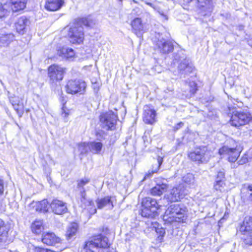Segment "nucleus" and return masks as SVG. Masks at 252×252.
I'll use <instances>...</instances> for the list:
<instances>
[{"label":"nucleus","instance_id":"obj_38","mask_svg":"<svg viewBox=\"0 0 252 252\" xmlns=\"http://www.w3.org/2000/svg\"><path fill=\"white\" fill-rule=\"evenodd\" d=\"M90 181V179L87 178H85L78 181L77 186V189H80L81 188H84V186L89 183Z\"/></svg>","mask_w":252,"mask_h":252},{"label":"nucleus","instance_id":"obj_30","mask_svg":"<svg viewBox=\"0 0 252 252\" xmlns=\"http://www.w3.org/2000/svg\"><path fill=\"white\" fill-rule=\"evenodd\" d=\"M31 228L33 233L36 235L39 234L43 229L42 222L40 220L34 221L32 225Z\"/></svg>","mask_w":252,"mask_h":252},{"label":"nucleus","instance_id":"obj_54","mask_svg":"<svg viewBox=\"0 0 252 252\" xmlns=\"http://www.w3.org/2000/svg\"><path fill=\"white\" fill-rule=\"evenodd\" d=\"M164 92L165 93H168L169 92H173V89L170 88H167L166 90L164 91Z\"/></svg>","mask_w":252,"mask_h":252},{"label":"nucleus","instance_id":"obj_34","mask_svg":"<svg viewBox=\"0 0 252 252\" xmlns=\"http://www.w3.org/2000/svg\"><path fill=\"white\" fill-rule=\"evenodd\" d=\"M78 150L81 154H86L89 150V143H83L78 145Z\"/></svg>","mask_w":252,"mask_h":252},{"label":"nucleus","instance_id":"obj_23","mask_svg":"<svg viewBox=\"0 0 252 252\" xmlns=\"http://www.w3.org/2000/svg\"><path fill=\"white\" fill-rule=\"evenodd\" d=\"M63 3V0H47L45 8L49 11H56L61 7Z\"/></svg>","mask_w":252,"mask_h":252},{"label":"nucleus","instance_id":"obj_5","mask_svg":"<svg viewBox=\"0 0 252 252\" xmlns=\"http://www.w3.org/2000/svg\"><path fill=\"white\" fill-rule=\"evenodd\" d=\"M108 247V238L102 234H99L93 237L91 240L86 242L84 249L86 252H97L99 249Z\"/></svg>","mask_w":252,"mask_h":252},{"label":"nucleus","instance_id":"obj_4","mask_svg":"<svg viewBox=\"0 0 252 252\" xmlns=\"http://www.w3.org/2000/svg\"><path fill=\"white\" fill-rule=\"evenodd\" d=\"M236 106H228L229 114H231L230 124L232 126L237 127L252 123V117L250 114L243 112H237L235 110Z\"/></svg>","mask_w":252,"mask_h":252},{"label":"nucleus","instance_id":"obj_21","mask_svg":"<svg viewBox=\"0 0 252 252\" xmlns=\"http://www.w3.org/2000/svg\"><path fill=\"white\" fill-rule=\"evenodd\" d=\"M146 224H147L152 230H155L156 231L157 234L158 235V238L159 241H161L162 240L163 237L165 233V230L162 227L159 228V224L157 221L148 220L146 222Z\"/></svg>","mask_w":252,"mask_h":252},{"label":"nucleus","instance_id":"obj_43","mask_svg":"<svg viewBox=\"0 0 252 252\" xmlns=\"http://www.w3.org/2000/svg\"><path fill=\"white\" fill-rule=\"evenodd\" d=\"M78 191L79 192L78 196L77 197L78 200H80L86 196V190L85 188H81L80 189H78Z\"/></svg>","mask_w":252,"mask_h":252},{"label":"nucleus","instance_id":"obj_26","mask_svg":"<svg viewBox=\"0 0 252 252\" xmlns=\"http://www.w3.org/2000/svg\"><path fill=\"white\" fill-rule=\"evenodd\" d=\"M167 189V185L166 184H157L156 186L151 189V193L153 195H161L165 192Z\"/></svg>","mask_w":252,"mask_h":252},{"label":"nucleus","instance_id":"obj_6","mask_svg":"<svg viewBox=\"0 0 252 252\" xmlns=\"http://www.w3.org/2000/svg\"><path fill=\"white\" fill-rule=\"evenodd\" d=\"M118 120L117 114L115 113L112 110L102 113L99 116L100 126L107 130L115 129Z\"/></svg>","mask_w":252,"mask_h":252},{"label":"nucleus","instance_id":"obj_40","mask_svg":"<svg viewBox=\"0 0 252 252\" xmlns=\"http://www.w3.org/2000/svg\"><path fill=\"white\" fill-rule=\"evenodd\" d=\"M69 114V110L64 106V103H63V106L62 108V116L64 119L65 122L67 121V117Z\"/></svg>","mask_w":252,"mask_h":252},{"label":"nucleus","instance_id":"obj_10","mask_svg":"<svg viewBox=\"0 0 252 252\" xmlns=\"http://www.w3.org/2000/svg\"><path fill=\"white\" fill-rule=\"evenodd\" d=\"M188 194V190L183 185H179L178 187L173 188L170 192L165 196L167 201L176 202L184 198Z\"/></svg>","mask_w":252,"mask_h":252},{"label":"nucleus","instance_id":"obj_28","mask_svg":"<svg viewBox=\"0 0 252 252\" xmlns=\"http://www.w3.org/2000/svg\"><path fill=\"white\" fill-rule=\"evenodd\" d=\"M59 55L61 57L66 58L67 59L71 58L75 55L73 49L66 47H62L58 51Z\"/></svg>","mask_w":252,"mask_h":252},{"label":"nucleus","instance_id":"obj_52","mask_svg":"<svg viewBox=\"0 0 252 252\" xmlns=\"http://www.w3.org/2000/svg\"><path fill=\"white\" fill-rule=\"evenodd\" d=\"M89 213L91 215L94 214L95 213H96V209L94 208L93 209H90L89 210Z\"/></svg>","mask_w":252,"mask_h":252},{"label":"nucleus","instance_id":"obj_19","mask_svg":"<svg viewBox=\"0 0 252 252\" xmlns=\"http://www.w3.org/2000/svg\"><path fill=\"white\" fill-rule=\"evenodd\" d=\"M30 24V20L25 16L19 17L15 23L17 31L20 34H24L26 28Z\"/></svg>","mask_w":252,"mask_h":252},{"label":"nucleus","instance_id":"obj_14","mask_svg":"<svg viewBox=\"0 0 252 252\" xmlns=\"http://www.w3.org/2000/svg\"><path fill=\"white\" fill-rule=\"evenodd\" d=\"M156 48L160 53L168 54L173 51L174 45L172 41L162 38L157 41Z\"/></svg>","mask_w":252,"mask_h":252},{"label":"nucleus","instance_id":"obj_42","mask_svg":"<svg viewBox=\"0 0 252 252\" xmlns=\"http://www.w3.org/2000/svg\"><path fill=\"white\" fill-rule=\"evenodd\" d=\"M92 87L94 89V94L97 97H98L100 96V94H99V83L96 82V83L93 84Z\"/></svg>","mask_w":252,"mask_h":252},{"label":"nucleus","instance_id":"obj_44","mask_svg":"<svg viewBox=\"0 0 252 252\" xmlns=\"http://www.w3.org/2000/svg\"><path fill=\"white\" fill-rule=\"evenodd\" d=\"M104 131L102 130L97 131L95 133V136L97 140L101 141L104 139Z\"/></svg>","mask_w":252,"mask_h":252},{"label":"nucleus","instance_id":"obj_29","mask_svg":"<svg viewBox=\"0 0 252 252\" xmlns=\"http://www.w3.org/2000/svg\"><path fill=\"white\" fill-rule=\"evenodd\" d=\"M78 229V224L73 222L71 223L69 226L68 227L66 232V236L68 239H70L72 236H73L76 233Z\"/></svg>","mask_w":252,"mask_h":252},{"label":"nucleus","instance_id":"obj_17","mask_svg":"<svg viewBox=\"0 0 252 252\" xmlns=\"http://www.w3.org/2000/svg\"><path fill=\"white\" fill-rule=\"evenodd\" d=\"M133 32L138 36L141 37L144 32V25L140 18L134 19L131 22Z\"/></svg>","mask_w":252,"mask_h":252},{"label":"nucleus","instance_id":"obj_7","mask_svg":"<svg viewBox=\"0 0 252 252\" xmlns=\"http://www.w3.org/2000/svg\"><path fill=\"white\" fill-rule=\"evenodd\" d=\"M66 68L57 64H52L48 69V77L50 84L54 87L62 80L65 73Z\"/></svg>","mask_w":252,"mask_h":252},{"label":"nucleus","instance_id":"obj_27","mask_svg":"<svg viewBox=\"0 0 252 252\" xmlns=\"http://www.w3.org/2000/svg\"><path fill=\"white\" fill-rule=\"evenodd\" d=\"M163 162V158L160 157H158L157 159V162L155 165H153L152 170L149 171L147 174L145 176L143 180H145L147 178H150L152 176L153 174L157 173L159 169L160 165Z\"/></svg>","mask_w":252,"mask_h":252},{"label":"nucleus","instance_id":"obj_58","mask_svg":"<svg viewBox=\"0 0 252 252\" xmlns=\"http://www.w3.org/2000/svg\"><path fill=\"white\" fill-rule=\"evenodd\" d=\"M229 100L231 101V102H233V101H232V97H230H230H229Z\"/></svg>","mask_w":252,"mask_h":252},{"label":"nucleus","instance_id":"obj_57","mask_svg":"<svg viewBox=\"0 0 252 252\" xmlns=\"http://www.w3.org/2000/svg\"><path fill=\"white\" fill-rule=\"evenodd\" d=\"M234 100L237 103L239 102L238 101V99H234Z\"/></svg>","mask_w":252,"mask_h":252},{"label":"nucleus","instance_id":"obj_53","mask_svg":"<svg viewBox=\"0 0 252 252\" xmlns=\"http://www.w3.org/2000/svg\"><path fill=\"white\" fill-rule=\"evenodd\" d=\"M4 225V221L0 219V229L1 228H3Z\"/></svg>","mask_w":252,"mask_h":252},{"label":"nucleus","instance_id":"obj_49","mask_svg":"<svg viewBox=\"0 0 252 252\" xmlns=\"http://www.w3.org/2000/svg\"><path fill=\"white\" fill-rule=\"evenodd\" d=\"M248 161L247 158L243 157L240 160L238 161L239 164L242 165L247 163Z\"/></svg>","mask_w":252,"mask_h":252},{"label":"nucleus","instance_id":"obj_47","mask_svg":"<svg viewBox=\"0 0 252 252\" xmlns=\"http://www.w3.org/2000/svg\"><path fill=\"white\" fill-rule=\"evenodd\" d=\"M224 178V172L223 171H220L218 172L216 180L217 179L220 180V181H223V179Z\"/></svg>","mask_w":252,"mask_h":252},{"label":"nucleus","instance_id":"obj_18","mask_svg":"<svg viewBox=\"0 0 252 252\" xmlns=\"http://www.w3.org/2000/svg\"><path fill=\"white\" fill-rule=\"evenodd\" d=\"M61 239L54 233L47 232L42 234V242L48 246H55L60 242Z\"/></svg>","mask_w":252,"mask_h":252},{"label":"nucleus","instance_id":"obj_45","mask_svg":"<svg viewBox=\"0 0 252 252\" xmlns=\"http://www.w3.org/2000/svg\"><path fill=\"white\" fill-rule=\"evenodd\" d=\"M9 99L12 106L20 103L19 98L15 95L9 96Z\"/></svg>","mask_w":252,"mask_h":252},{"label":"nucleus","instance_id":"obj_48","mask_svg":"<svg viewBox=\"0 0 252 252\" xmlns=\"http://www.w3.org/2000/svg\"><path fill=\"white\" fill-rule=\"evenodd\" d=\"M184 126V123L182 122L178 123L177 125H176L174 126V130L176 131L177 130H178L179 129H180V128L182 127L183 126Z\"/></svg>","mask_w":252,"mask_h":252},{"label":"nucleus","instance_id":"obj_25","mask_svg":"<svg viewBox=\"0 0 252 252\" xmlns=\"http://www.w3.org/2000/svg\"><path fill=\"white\" fill-rule=\"evenodd\" d=\"M89 148L90 151L94 154H101L103 144L100 142H90L89 143Z\"/></svg>","mask_w":252,"mask_h":252},{"label":"nucleus","instance_id":"obj_22","mask_svg":"<svg viewBox=\"0 0 252 252\" xmlns=\"http://www.w3.org/2000/svg\"><path fill=\"white\" fill-rule=\"evenodd\" d=\"M186 89L189 90L187 92L185 91V95L187 97H191L194 95L198 90L197 85L194 81H184Z\"/></svg>","mask_w":252,"mask_h":252},{"label":"nucleus","instance_id":"obj_51","mask_svg":"<svg viewBox=\"0 0 252 252\" xmlns=\"http://www.w3.org/2000/svg\"><path fill=\"white\" fill-rule=\"evenodd\" d=\"M3 192V182L2 180L0 179V195H1Z\"/></svg>","mask_w":252,"mask_h":252},{"label":"nucleus","instance_id":"obj_16","mask_svg":"<svg viewBox=\"0 0 252 252\" xmlns=\"http://www.w3.org/2000/svg\"><path fill=\"white\" fill-rule=\"evenodd\" d=\"M50 206L53 212L56 214H63L67 211L66 203L59 200H53Z\"/></svg>","mask_w":252,"mask_h":252},{"label":"nucleus","instance_id":"obj_32","mask_svg":"<svg viewBox=\"0 0 252 252\" xmlns=\"http://www.w3.org/2000/svg\"><path fill=\"white\" fill-rule=\"evenodd\" d=\"M3 232L0 235V243L9 242L10 240L8 238V230L4 225Z\"/></svg>","mask_w":252,"mask_h":252},{"label":"nucleus","instance_id":"obj_36","mask_svg":"<svg viewBox=\"0 0 252 252\" xmlns=\"http://www.w3.org/2000/svg\"><path fill=\"white\" fill-rule=\"evenodd\" d=\"M49 203L47 200L44 199L39 202L38 207L40 211H47L48 209Z\"/></svg>","mask_w":252,"mask_h":252},{"label":"nucleus","instance_id":"obj_15","mask_svg":"<svg viewBox=\"0 0 252 252\" xmlns=\"http://www.w3.org/2000/svg\"><path fill=\"white\" fill-rule=\"evenodd\" d=\"M143 109V121L146 124L153 125L156 122V111L149 105L144 106Z\"/></svg>","mask_w":252,"mask_h":252},{"label":"nucleus","instance_id":"obj_20","mask_svg":"<svg viewBox=\"0 0 252 252\" xmlns=\"http://www.w3.org/2000/svg\"><path fill=\"white\" fill-rule=\"evenodd\" d=\"M111 198L112 197L111 196H107L103 198L97 199L96 203L97 208L101 209L104 208H106L108 209H112L114 206Z\"/></svg>","mask_w":252,"mask_h":252},{"label":"nucleus","instance_id":"obj_46","mask_svg":"<svg viewBox=\"0 0 252 252\" xmlns=\"http://www.w3.org/2000/svg\"><path fill=\"white\" fill-rule=\"evenodd\" d=\"M197 1L200 7H205L210 2L209 0H197Z\"/></svg>","mask_w":252,"mask_h":252},{"label":"nucleus","instance_id":"obj_2","mask_svg":"<svg viewBox=\"0 0 252 252\" xmlns=\"http://www.w3.org/2000/svg\"><path fill=\"white\" fill-rule=\"evenodd\" d=\"M159 205L157 201L151 197H145L142 201L140 214L143 217L154 219L158 216V210Z\"/></svg>","mask_w":252,"mask_h":252},{"label":"nucleus","instance_id":"obj_33","mask_svg":"<svg viewBox=\"0 0 252 252\" xmlns=\"http://www.w3.org/2000/svg\"><path fill=\"white\" fill-rule=\"evenodd\" d=\"M13 35L11 34H1L0 36V42L2 44H8L13 38Z\"/></svg>","mask_w":252,"mask_h":252},{"label":"nucleus","instance_id":"obj_8","mask_svg":"<svg viewBox=\"0 0 252 252\" xmlns=\"http://www.w3.org/2000/svg\"><path fill=\"white\" fill-rule=\"evenodd\" d=\"M184 57L182 51H178L174 56V60L181 61L178 66V70L181 75H184V77H185L186 75H188L192 72L194 67L189 59Z\"/></svg>","mask_w":252,"mask_h":252},{"label":"nucleus","instance_id":"obj_11","mask_svg":"<svg viewBox=\"0 0 252 252\" xmlns=\"http://www.w3.org/2000/svg\"><path fill=\"white\" fill-rule=\"evenodd\" d=\"M241 232H244L242 239L246 245H252V217L246 218L240 228Z\"/></svg>","mask_w":252,"mask_h":252},{"label":"nucleus","instance_id":"obj_41","mask_svg":"<svg viewBox=\"0 0 252 252\" xmlns=\"http://www.w3.org/2000/svg\"><path fill=\"white\" fill-rule=\"evenodd\" d=\"M8 11L5 8L4 5H1L0 6V18H2L5 16L8 15Z\"/></svg>","mask_w":252,"mask_h":252},{"label":"nucleus","instance_id":"obj_1","mask_svg":"<svg viewBox=\"0 0 252 252\" xmlns=\"http://www.w3.org/2000/svg\"><path fill=\"white\" fill-rule=\"evenodd\" d=\"M95 22L90 17L83 18L77 22L74 23L69 28L68 37L70 42L73 44H79L84 39V32L82 26L93 27Z\"/></svg>","mask_w":252,"mask_h":252},{"label":"nucleus","instance_id":"obj_37","mask_svg":"<svg viewBox=\"0 0 252 252\" xmlns=\"http://www.w3.org/2000/svg\"><path fill=\"white\" fill-rule=\"evenodd\" d=\"M15 110L16 111L19 117H21L24 113L23 106L22 104L18 103L13 105Z\"/></svg>","mask_w":252,"mask_h":252},{"label":"nucleus","instance_id":"obj_31","mask_svg":"<svg viewBox=\"0 0 252 252\" xmlns=\"http://www.w3.org/2000/svg\"><path fill=\"white\" fill-rule=\"evenodd\" d=\"M78 202L80 204V206L84 208L83 213H85V209L87 206H92L94 205V202L93 201L90 199H88L86 196L80 200H78Z\"/></svg>","mask_w":252,"mask_h":252},{"label":"nucleus","instance_id":"obj_24","mask_svg":"<svg viewBox=\"0 0 252 252\" xmlns=\"http://www.w3.org/2000/svg\"><path fill=\"white\" fill-rule=\"evenodd\" d=\"M27 2V0H10L11 9L14 12L23 10L26 7Z\"/></svg>","mask_w":252,"mask_h":252},{"label":"nucleus","instance_id":"obj_9","mask_svg":"<svg viewBox=\"0 0 252 252\" xmlns=\"http://www.w3.org/2000/svg\"><path fill=\"white\" fill-rule=\"evenodd\" d=\"M209 153L206 147L200 146L196 148L193 151L190 152L188 154V157L192 161L201 163L208 161Z\"/></svg>","mask_w":252,"mask_h":252},{"label":"nucleus","instance_id":"obj_12","mask_svg":"<svg viewBox=\"0 0 252 252\" xmlns=\"http://www.w3.org/2000/svg\"><path fill=\"white\" fill-rule=\"evenodd\" d=\"M65 88L68 94H83L86 88V84L85 82L80 80H70L67 83Z\"/></svg>","mask_w":252,"mask_h":252},{"label":"nucleus","instance_id":"obj_39","mask_svg":"<svg viewBox=\"0 0 252 252\" xmlns=\"http://www.w3.org/2000/svg\"><path fill=\"white\" fill-rule=\"evenodd\" d=\"M193 175L190 173L187 174L183 178V181L188 184H190L193 181Z\"/></svg>","mask_w":252,"mask_h":252},{"label":"nucleus","instance_id":"obj_50","mask_svg":"<svg viewBox=\"0 0 252 252\" xmlns=\"http://www.w3.org/2000/svg\"><path fill=\"white\" fill-rule=\"evenodd\" d=\"M158 13L163 18H164L165 20H167L168 19L166 12H164L162 10H159Z\"/></svg>","mask_w":252,"mask_h":252},{"label":"nucleus","instance_id":"obj_55","mask_svg":"<svg viewBox=\"0 0 252 252\" xmlns=\"http://www.w3.org/2000/svg\"><path fill=\"white\" fill-rule=\"evenodd\" d=\"M247 189H248L250 191H252V185H249L248 186Z\"/></svg>","mask_w":252,"mask_h":252},{"label":"nucleus","instance_id":"obj_3","mask_svg":"<svg viewBox=\"0 0 252 252\" xmlns=\"http://www.w3.org/2000/svg\"><path fill=\"white\" fill-rule=\"evenodd\" d=\"M186 208L180 204L170 205L165 212L164 217L172 219L171 221L184 222L187 220Z\"/></svg>","mask_w":252,"mask_h":252},{"label":"nucleus","instance_id":"obj_56","mask_svg":"<svg viewBox=\"0 0 252 252\" xmlns=\"http://www.w3.org/2000/svg\"><path fill=\"white\" fill-rule=\"evenodd\" d=\"M147 4L151 7H153V4L151 3H147Z\"/></svg>","mask_w":252,"mask_h":252},{"label":"nucleus","instance_id":"obj_59","mask_svg":"<svg viewBox=\"0 0 252 252\" xmlns=\"http://www.w3.org/2000/svg\"><path fill=\"white\" fill-rule=\"evenodd\" d=\"M250 198L252 199V193L250 194Z\"/></svg>","mask_w":252,"mask_h":252},{"label":"nucleus","instance_id":"obj_35","mask_svg":"<svg viewBox=\"0 0 252 252\" xmlns=\"http://www.w3.org/2000/svg\"><path fill=\"white\" fill-rule=\"evenodd\" d=\"M216 184L214 185V188L217 190L222 191L224 190L225 184L223 181H220L217 179L216 181Z\"/></svg>","mask_w":252,"mask_h":252},{"label":"nucleus","instance_id":"obj_13","mask_svg":"<svg viewBox=\"0 0 252 252\" xmlns=\"http://www.w3.org/2000/svg\"><path fill=\"white\" fill-rule=\"evenodd\" d=\"M219 154L226 157L229 162H234L239 156L240 151L236 148H230L224 146L220 149Z\"/></svg>","mask_w":252,"mask_h":252}]
</instances>
